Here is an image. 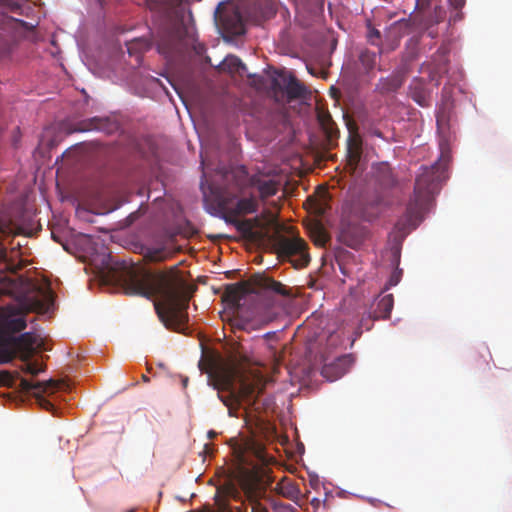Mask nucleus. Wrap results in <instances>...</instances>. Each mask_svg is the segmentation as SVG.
<instances>
[{
	"label": "nucleus",
	"instance_id": "nucleus-1",
	"mask_svg": "<svg viewBox=\"0 0 512 512\" xmlns=\"http://www.w3.org/2000/svg\"><path fill=\"white\" fill-rule=\"evenodd\" d=\"M128 294L146 298L159 297L154 302L155 311L167 329L184 332L188 323L187 309L192 296V287L187 285L174 270L169 273H152L142 268L131 267L124 279Z\"/></svg>",
	"mask_w": 512,
	"mask_h": 512
},
{
	"label": "nucleus",
	"instance_id": "nucleus-2",
	"mask_svg": "<svg viewBox=\"0 0 512 512\" xmlns=\"http://www.w3.org/2000/svg\"><path fill=\"white\" fill-rule=\"evenodd\" d=\"M199 368L208 374L214 389L218 390V398L228 408L230 417H240L238 411L247 405L252 407L257 398V385L248 381L239 370L216 359L199 361Z\"/></svg>",
	"mask_w": 512,
	"mask_h": 512
},
{
	"label": "nucleus",
	"instance_id": "nucleus-3",
	"mask_svg": "<svg viewBox=\"0 0 512 512\" xmlns=\"http://www.w3.org/2000/svg\"><path fill=\"white\" fill-rule=\"evenodd\" d=\"M440 177L436 166L421 169V173L415 180L413 197L407 205L403 225L415 229L422 221L424 213L439 190Z\"/></svg>",
	"mask_w": 512,
	"mask_h": 512
},
{
	"label": "nucleus",
	"instance_id": "nucleus-4",
	"mask_svg": "<svg viewBox=\"0 0 512 512\" xmlns=\"http://www.w3.org/2000/svg\"><path fill=\"white\" fill-rule=\"evenodd\" d=\"M206 183H208L207 179L205 183L201 182L204 197L207 201L211 200L219 211L235 216L251 214L257 211L258 203L254 197L236 200L239 194L242 193L240 187L217 186L211 183L208 184V194L205 190ZM237 186H240L239 182H237Z\"/></svg>",
	"mask_w": 512,
	"mask_h": 512
},
{
	"label": "nucleus",
	"instance_id": "nucleus-5",
	"mask_svg": "<svg viewBox=\"0 0 512 512\" xmlns=\"http://www.w3.org/2000/svg\"><path fill=\"white\" fill-rule=\"evenodd\" d=\"M49 300V292L38 289L35 295L27 296L19 307L7 306L2 309L0 317L1 335L5 337L6 334L24 330L27 326L24 314L45 310Z\"/></svg>",
	"mask_w": 512,
	"mask_h": 512
},
{
	"label": "nucleus",
	"instance_id": "nucleus-6",
	"mask_svg": "<svg viewBox=\"0 0 512 512\" xmlns=\"http://www.w3.org/2000/svg\"><path fill=\"white\" fill-rule=\"evenodd\" d=\"M254 284L255 288L263 291L265 297L271 298L273 301L272 306L261 316L262 322L271 323L284 312L283 303L277 302L276 297L290 298L293 295L292 290L281 282L266 276H257L254 279Z\"/></svg>",
	"mask_w": 512,
	"mask_h": 512
},
{
	"label": "nucleus",
	"instance_id": "nucleus-7",
	"mask_svg": "<svg viewBox=\"0 0 512 512\" xmlns=\"http://www.w3.org/2000/svg\"><path fill=\"white\" fill-rule=\"evenodd\" d=\"M194 43V36L183 24H176L163 34L157 43L158 52L173 60L185 53Z\"/></svg>",
	"mask_w": 512,
	"mask_h": 512
},
{
	"label": "nucleus",
	"instance_id": "nucleus-8",
	"mask_svg": "<svg viewBox=\"0 0 512 512\" xmlns=\"http://www.w3.org/2000/svg\"><path fill=\"white\" fill-rule=\"evenodd\" d=\"M278 256L288 260L295 268H303L310 261L306 242L298 236L279 235L274 241Z\"/></svg>",
	"mask_w": 512,
	"mask_h": 512
},
{
	"label": "nucleus",
	"instance_id": "nucleus-9",
	"mask_svg": "<svg viewBox=\"0 0 512 512\" xmlns=\"http://www.w3.org/2000/svg\"><path fill=\"white\" fill-rule=\"evenodd\" d=\"M215 21L224 32L231 36H240L245 33L241 12L233 4L220 3L215 11Z\"/></svg>",
	"mask_w": 512,
	"mask_h": 512
},
{
	"label": "nucleus",
	"instance_id": "nucleus-10",
	"mask_svg": "<svg viewBox=\"0 0 512 512\" xmlns=\"http://www.w3.org/2000/svg\"><path fill=\"white\" fill-rule=\"evenodd\" d=\"M21 392L32 394L36 397L39 405L46 410L53 408L51 402L43 397L44 393L53 392L58 389H66L68 385L64 381H55L50 379L48 381H37L32 382L25 378H20V382L17 387Z\"/></svg>",
	"mask_w": 512,
	"mask_h": 512
},
{
	"label": "nucleus",
	"instance_id": "nucleus-11",
	"mask_svg": "<svg viewBox=\"0 0 512 512\" xmlns=\"http://www.w3.org/2000/svg\"><path fill=\"white\" fill-rule=\"evenodd\" d=\"M354 362L353 354L340 355L331 361L322 354V378H325L328 382H334L344 376Z\"/></svg>",
	"mask_w": 512,
	"mask_h": 512
},
{
	"label": "nucleus",
	"instance_id": "nucleus-12",
	"mask_svg": "<svg viewBox=\"0 0 512 512\" xmlns=\"http://www.w3.org/2000/svg\"><path fill=\"white\" fill-rule=\"evenodd\" d=\"M279 81H274V86L283 91L289 101L308 100L311 95L306 86L301 83L292 73L281 72L278 74Z\"/></svg>",
	"mask_w": 512,
	"mask_h": 512
},
{
	"label": "nucleus",
	"instance_id": "nucleus-13",
	"mask_svg": "<svg viewBox=\"0 0 512 512\" xmlns=\"http://www.w3.org/2000/svg\"><path fill=\"white\" fill-rule=\"evenodd\" d=\"M415 31H423L419 28L417 16L414 18L401 19L391 24L387 31V40L391 41V49L393 50L398 47L400 39L403 36L409 35Z\"/></svg>",
	"mask_w": 512,
	"mask_h": 512
},
{
	"label": "nucleus",
	"instance_id": "nucleus-14",
	"mask_svg": "<svg viewBox=\"0 0 512 512\" xmlns=\"http://www.w3.org/2000/svg\"><path fill=\"white\" fill-rule=\"evenodd\" d=\"M394 305V298L392 294H387L379 298L376 302V307L372 313L368 314V318H362L360 326L366 330H370L372 324H368V321H375L378 319H388Z\"/></svg>",
	"mask_w": 512,
	"mask_h": 512
},
{
	"label": "nucleus",
	"instance_id": "nucleus-15",
	"mask_svg": "<svg viewBox=\"0 0 512 512\" xmlns=\"http://www.w3.org/2000/svg\"><path fill=\"white\" fill-rule=\"evenodd\" d=\"M249 185L257 189L261 200L274 196L280 189L279 181L264 175L252 176Z\"/></svg>",
	"mask_w": 512,
	"mask_h": 512
},
{
	"label": "nucleus",
	"instance_id": "nucleus-16",
	"mask_svg": "<svg viewBox=\"0 0 512 512\" xmlns=\"http://www.w3.org/2000/svg\"><path fill=\"white\" fill-rule=\"evenodd\" d=\"M5 339L9 343V349L14 352L11 346H15L17 349L22 351L29 357L34 351L35 347L38 345V339L36 335L30 332L23 333L19 336H8ZM15 353H13V356Z\"/></svg>",
	"mask_w": 512,
	"mask_h": 512
},
{
	"label": "nucleus",
	"instance_id": "nucleus-17",
	"mask_svg": "<svg viewBox=\"0 0 512 512\" xmlns=\"http://www.w3.org/2000/svg\"><path fill=\"white\" fill-rule=\"evenodd\" d=\"M382 53V49L379 52L370 51L367 48H362L358 54L357 69L359 74L368 75L374 70L377 65L379 55Z\"/></svg>",
	"mask_w": 512,
	"mask_h": 512
},
{
	"label": "nucleus",
	"instance_id": "nucleus-18",
	"mask_svg": "<svg viewBox=\"0 0 512 512\" xmlns=\"http://www.w3.org/2000/svg\"><path fill=\"white\" fill-rule=\"evenodd\" d=\"M81 131L98 130L106 134H111L118 129L115 121L109 118L93 117L87 121L82 122Z\"/></svg>",
	"mask_w": 512,
	"mask_h": 512
},
{
	"label": "nucleus",
	"instance_id": "nucleus-19",
	"mask_svg": "<svg viewBox=\"0 0 512 512\" xmlns=\"http://www.w3.org/2000/svg\"><path fill=\"white\" fill-rule=\"evenodd\" d=\"M324 334L326 336L327 347L336 348L344 343L343 336L345 334V327L343 323L338 322L327 324L325 330L322 331V337Z\"/></svg>",
	"mask_w": 512,
	"mask_h": 512
},
{
	"label": "nucleus",
	"instance_id": "nucleus-20",
	"mask_svg": "<svg viewBox=\"0 0 512 512\" xmlns=\"http://www.w3.org/2000/svg\"><path fill=\"white\" fill-rule=\"evenodd\" d=\"M410 96L420 106L430 105L431 95L423 80L415 78L410 84Z\"/></svg>",
	"mask_w": 512,
	"mask_h": 512
},
{
	"label": "nucleus",
	"instance_id": "nucleus-21",
	"mask_svg": "<svg viewBox=\"0 0 512 512\" xmlns=\"http://www.w3.org/2000/svg\"><path fill=\"white\" fill-rule=\"evenodd\" d=\"M362 155V139L357 133H350L347 141V161L348 164L356 168Z\"/></svg>",
	"mask_w": 512,
	"mask_h": 512
},
{
	"label": "nucleus",
	"instance_id": "nucleus-22",
	"mask_svg": "<svg viewBox=\"0 0 512 512\" xmlns=\"http://www.w3.org/2000/svg\"><path fill=\"white\" fill-rule=\"evenodd\" d=\"M248 293V285L244 282L229 284L226 286L223 298L230 305L238 307L240 301Z\"/></svg>",
	"mask_w": 512,
	"mask_h": 512
},
{
	"label": "nucleus",
	"instance_id": "nucleus-23",
	"mask_svg": "<svg viewBox=\"0 0 512 512\" xmlns=\"http://www.w3.org/2000/svg\"><path fill=\"white\" fill-rule=\"evenodd\" d=\"M238 496L239 491L237 487L232 482L229 481L217 488L215 501L220 509L225 510L228 507L226 499L237 498Z\"/></svg>",
	"mask_w": 512,
	"mask_h": 512
},
{
	"label": "nucleus",
	"instance_id": "nucleus-24",
	"mask_svg": "<svg viewBox=\"0 0 512 512\" xmlns=\"http://www.w3.org/2000/svg\"><path fill=\"white\" fill-rule=\"evenodd\" d=\"M404 83V72L397 71L391 76L381 78L377 84V89L381 93L397 91Z\"/></svg>",
	"mask_w": 512,
	"mask_h": 512
},
{
	"label": "nucleus",
	"instance_id": "nucleus-25",
	"mask_svg": "<svg viewBox=\"0 0 512 512\" xmlns=\"http://www.w3.org/2000/svg\"><path fill=\"white\" fill-rule=\"evenodd\" d=\"M329 120L330 115L324 112L322 109V150L325 147H331L336 139L338 138V132L334 131L332 128L329 127ZM325 155L322 152V161L324 160Z\"/></svg>",
	"mask_w": 512,
	"mask_h": 512
},
{
	"label": "nucleus",
	"instance_id": "nucleus-26",
	"mask_svg": "<svg viewBox=\"0 0 512 512\" xmlns=\"http://www.w3.org/2000/svg\"><path fill=\"white\" fill-rule=\"evenodd\" d=\"M338 44V38L334 31L326 30L322 31V55L324 52H329L330 54L336 49ZM324 66V61L322 60V67ZM326 78V73L322 69V80Z\"/></svg>",
	"mask_w": 512,
	"mask_h": 512
},
{
	"label": "nucleus",
	"instance_id": "nucleus-27",
	"mask_svg": "<svg viewBox=\"0 0 512 512\" xmlns=\"http://www.w3.org/2000/svg\"><path fill=\"white\" fill-rule=\"evenodd\" d=\"M446 17V10L441 6H435L433 13L429 16L426 22L419 21V28L422 30L428 29L434 24H438Z\"/></svg>",
	"mask_w": 512,
	"mask_h": 512
},
{
	"label": "nucleus",
	"instance_id": "nucleus-28",
	"mask_svg": "<svg viewBox=\"0 0 512 512\" xmlns=\"http://www.w3.org/2000/svg\"><path fill=\"white\" fill-rule=\"evenodd\" d=\"M223 66L227 67L229 72L245 73L246 65L236 56H229L224 60Z\"/></svg>",
	"mask_w": 512,
	"mask_h": 512
},
{
	"label": "nucleus",
	"instance_id": "nucleus-29",
	"mask_svg": "<svg viewBox=\"0 0 512 512\" xmlns=\"http://www.w3.org/2000/svg\"><path fill=\"white\" fill-rule=\"evenodd\" d=\"M145 257L151 262H162L168 258V252L165 248L148 249Z\"/></svg>",
	"mask_w": 512,
	"mask_h": 512
},
{
	"label": "nucleus",
	"instance_id": "nucleus-30",
	"mask_svg": "<svg viewBox=\"0 0 512 512\" xmlns=\"http://www.w3.org/2000/svg\"><path fill=\"white\" fill-rule=\"evenodd\" d=\"M367 41L381 49V33L378 29L374 28L370 23L367 25Z\"/></svg>",
	"mask_w": 512,
	"mask_h": 512
},
{
	"label": "nucleus",
	"instance_id": "nucleus-31",
	"mask_svg": "<svg viewBox=\"0 0 512 512\" xmlns=\"http://www.w3.org/2000/svg\"><path fill=\"white\" fill-rule=\"evenodd\" d=\"M450 6L455 10L453 14H451L449 18V22H457L462 19L461 9L465 5V0H448Z\"/></svg>",
	"mask_w": 512,
	"mask_h": 512
},
{
	"label": "nucleus",
	"instance_id": "nucleus-32",
	"mask_svg": "<svg viewBox=\"0 0 512 512\" xmlns=\"http://www.w3.org/2000/svg\"><path fill=\"white\" fill-rule=\"evenodd\" d=\"M296 5L303 10L316 13L320 9V0H294Z\"/></svg>",
	"mask_w": 512,
	"mask_h": 512
},
{
	"label": "nucleus",
	"instance_id": "nucleus-33",
	"mask_svg": "<svg viewBox=\"0 0 512 512\" xmlns=\"http://www.w3.org/2000/svg\"><path fill=\"white\" fill-rule=\"evenodd\" d=\"M311 239L315 246L320 247V220L317 215L311 220Z\"/></svg>",
	"mask_w": 512,
	"mask_h": 512
},
{
	"label": "nucleus",
	"instance_id": "nucleus-34",
	"mask_svg": "<svg viewBox=\"0 0 512 512\" xmlns=\"http://www.w3.org/2000/svg\"><path fill=\"white\" fill-rule=\"evenodd\" d=\"M15 382L14 376L9 371L0 372V384L13 387Z\"/></svg>",
	"mask_w": 512,
	"mask_h": 512
},
{
	"label": "nucleus",
	"instance_id": "nucleus-35",
	"mask_svg": "<svg viewBox=\"0 0 512 512\" xmlns=\"http://www.w3.org/2000/svg\"><path fill=\"white\" fill-rule=\"evenodd\" d=\"M22 371H24L25 373H29L33 376H36L43 371V368L38 366L36 363L28 362L22 367Z\"/></svg>",
	"mask_w": 512,
	"mask_h": 512
},
{
	"label": "nucleus",
	"instance_id": "nucleus-36",
	"mask_svg": "<svg viewBox=\"0 0 512 512\" xmlns=\"http://www.w3.org/2000/svg\"><path fill=\"white\" fill-rule=\"evenodd\" d=\"M341 236L345 243L350 247H356L360 243V238H351L348 239V231L343 230Z\"/></svg>",
	"mask_w": 512,
	"mask_h": 512
},
{
	"label": "nucleus",
	"instance_id": "nucleus-37",
	"mask_svg": "<svg viewBox=\"0 0 512 512\" xmlns=\"http://www.w3.org/2000/svg\"><path fill=\"white\" fill-rule=\"evenodd\" d=\"M250 79H252V84L254 86H260L263 83V77L257 74H248Z\"/></svg>",
	"mask_w": 512,
	"mask_h": 512
},
{
	"label": "nucleus",
	"instance_id": "nucleus-38",
	"mask_svg": "<svg viewBox=\"0 0 512 512\" xmlns=\"http://www.w3.org/2000/svg\"><path fill=\"white\" fill-rule=\"evenodd\" d=\"M321 191H322V215H323L324 211H325L324 200H325L326 194L328 193L327 187L324 183H322Z\"/></svg>",
	"mask_w": 512,
	"mask_h": 512
},
{
	"label": "nucleus",
	"instance_id": "nucleus-39",
	"mask_svg": "<svg viewBox=\"0 0 512 512\" xmlns=\"http://www.w3.org/2000/svg\"><path fill=\"white\" fill-rule=\"evenodd\" d=\"M315 116L316 120L320 123V100L315 102Z\"/></svg>",
	"mask_w": 512,
	"mask_h": 512
},
{
	"label": "nucleus",
	"instance_id": "nucleus-40",
	"mask_svg": "<svg viewBox=\"0 0 512 512\" xmlns=\"http://www.w3.org/2000/svg\"><path fill=\"white\" fill-rule=\"evenodd\" d=\"M330 236L325 231L324 227L322 226V247L325 246V244L329 241Z\"/></svg>",
	"mask_w": 512,
	"mask_h": 512
},
{
	"label": "nucleus",
	"instance_id": "nucleus-41",
	"mask_svg": "<svg viewBox=\"0 0 512 512\" xmlns=\"http://www.w3.org/2000/svg\"><path fill=\"white\" fill-rule=\"evenodd\" d=\"M0 5L12 8L15 6L14 0H0Z\"/></svg>",
	"mask_w": 512,
	"mask_h": 512
},
{
	"label": "nucleus",
	"instance_id": "nucleus-42",
	"mask_svg": "<svg viewBox=\"0 0 512 512\" xmlns=\"http://www.w3.org/2000/svg\"><path fill=\"white\" fill-rule=\"evenodd\" d=\"M315 345H316V343H312V342H310V341H309V342H308V344H307V352H308V354H309L310 356H311V355L314 353V351H315V348H314V346H315Z\"/></svg>",
	"mask_w": 512,
	"mask_h": 512
},
{
	"label": "nucleus",
	"instance_id": "nucleus-43",
	"mask_svg": "<svg viewBox=\"0 0 512 512\" xmlns=\"http://www.w3.org/2000/svg\"><path fill=\"white\" fill-rule=\"evenodd\" d=\"M330 94L333 98L337 99L338 98V95H339V91L337 88H335L334 86H331L330 88Z\"/></svg>",
	"mask_w": 512,
	"mask_h": 512
},
{
	"label": "nucleus",
	"instance_id": "nucleus-44",
	"mask_svg": "<svg viewBox=\"0 0 512 512\" xmlns=\"http://www.w3.org/2000/svg\"><path fill=\"white\" fill-rule=\"evenodd\" d=\"M399 282V276L397 273H394L392 277L390 278V284L396 285Z\"/></svg>",
	"mask_w": 512,
	"mask_h": 512
},
{
	"label": "nucleus",
	"instance_id": "nucleus-45",
	"mask_svg": "<svg viewBox=\"0 0 512 512\" xmlns=\"http://www.w3.org/2000/svg\"><path fill=\"white\" fill-rule=\"evenodd\" d=\"M7 256L6 249L0 246V261H5Z\"/></svg>",
	"mask_w": 512,
	"mask_h": 512
},
{
	"label": "nucleus",
	"instance_id": "nucleus-46",
	"mask_svg": "<svg viewBox=\"0 0 512 512\" xmlns=\"http://www.w3.org/2000/svg\"><path fill=\"white\" fill-rule=\"evenodd\" d=\"M446 72V66L445 64L443 66H439L438 68H436L435 70V73L441 75L442 73H445Z\"/></svg>",
	"mask_w": 512,
	"mask_h": 512
},
{
	"label": "nucleus",
	"instance_id": "nucleus-47",
	"mask_svg": "<svg viewBox=\"0 0 512 512\" xmlns=\"http://www.w3.org/2000/svg\"><path fill=\"white\" fill-rule=\"evenodd\" d=\"M220 174H221L224 178H226V179H228V178H229V174H228V172H227L224 168H221V169H220Z\"/></svg>",
	"mask_w": 512,
	"mask_h": 512
},
{
	"label": "nucleus",
	"instance_id": "nucleus-48",
	"mask_svg": "<svg viewBox=\"0 0 512 512\" xmlns=\"http://www.w3.org/2000/svg\"><path fill=\"white\" fill-rule=\"evenodd\" d=\"M314 194L319 195L320 194V184L316 185L314 188Z\"/></svg>",
	"mask_w": 512,
	"mask_h": 512
},
{
	"label": "nucleus",
	"instance_id": "nucleus-49",
	"mask_svg": "<svg viewBox=\"0 0 512 512\" xmlns=\"http://www.w3.org/2000/svg\"><path fill=\"white\" fill-rule=\"evenodd\" d=\"M315 163L316 164L320 163V155L319 154H316V156H315Z\"/></svg>",
	"mask_w": 512,
	"mask_h": 512
},
{
	"label": "nucleus",
	"instance_id": "nucleus-50",
	"mask_svg": "<svg viewBox=\"0 0 512 512\" xmlns=\"http://www.w3.org/2000/svg\"><path fill=\"white\" fill-rule=\"evenodd\" d=\"M142 380L144 382H149V378L146 375H142Z\"/></svg>",
	"mask_w": 512,
	"mask_h": 512
},
{
	"label": "nucleus",
	"instance_id": "nucleus-51",
	"mask_svg": "<svg viewBox=\"0 0 512 512\" xmlns=\"http://www.w3.org/2000/svg\"><path fill=\"white\" fill-rule=\"evenodd\" d=\"M214 435H215V432H214V431H210V432L208 433L209 438L214 437Z\"/></svg>",
	"mask_w": 512,
	"mask_h": 512
},
{
	"label": "nucleus",
	"instance_id": "nucleus-52",
	"mask_svg": "<svg viewBox=\"0 0 512 512\" xmlns=\"http://www.w3.org/2000/svg\"><path fill=\"white\" fill-rule=\"evenodd\" d=\"M307 68H308V70H309V72H310L311 74H315V71H314V69H313V68H311V67H309V66H308Z\"/></svg>",
	"mask_w": 512,
	"mask_h": 512
},
{
	"label": "nucleus",
	"instance_id": "nucleus-53",
	"mask_svg": "<svg viewBox=\"0 0 512 512\" xmlns=\"http://www.w3.org/2000/svg\"><path fill=\"white\" fill-rule=\"evenodd\" d=\"M318 502H319V501H318V499H317V498H313V499H312V501H311L312 505H314L315 503H318Z\"/></svg>",
	"mask_w": 512,
	"mask_h": 512
},
{
	"label": "nucleus",
	"instance_id": "nucleus-54",
	"mask_svg": "<svg viewBox=\"0 0 512 512\" xmlns=\"http://www.w3.org/2000/svg\"><path fill=\"white\" fill-rule=\"evenodd\" d=\"M314 209H315V211H316V212H318V211H319V207H318V204H317V203H314Z\"/></svg>",
	"mask_w": 512,
	"mask_h": 512
},
{
	"label": "nucleus",
	"instance_id": "nucleus-55",
	"mask_svg": "<svg viewBox=\"0 0 512 512\" xmlns=\"http://www.w3.org/2000/svg\"><path fill=\"white\" fill-rule=\"evenodd\" d=\"M325 263H326V262H325V258H324V257H322V262H321L322 268L325 266Z\"/></svg>",
	"mask_w": 512,
	"mask_h": 512
},
{
	"label": "nucleus",
	"instance_id": "nucleus-56",
	"mask_svg": "<svg viewBox=\"0 0 512 512\" xmlns=\"http://www.w3.org/2000/svg\"><path fill=\"white\" fill-rule=\"evenodd\" d=\"M201 165H202V166H204V165H205V161H204V160H202V161H201Z\"/></svg>",
	"mask_w": 512,
	"mask_h": 512
}]
</instances>
